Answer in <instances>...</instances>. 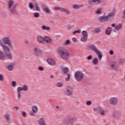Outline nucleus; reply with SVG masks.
I'll use <instances>...</instances> for the list:
<instances>
[{
  "instance_id": "1",
  "label": "nucleus",
  "mask_w": 125,
  "mask_h": 125,
  "mask_svg": "<svg viewBox=\"0 0 125 125\" xmlns=\"http://www.w3.org/2000/svg\"><path fill=\"white\" fill-rule=\"evenodd\" d=\"M57 51L62 60H68L71 56L69 51L64 47H59Z\"/></svg>"
},
{
  "instance_id": "2",
  "label": "nucleus",
  "mask_w": 125,
  "mask_h": 125,
  "mask_svg": "<svg viewBox=\"0 0 125 125\" xmlns=\"http://www.w3.org/2000/svg\"><path fill=\"white\" fill-rule=\"evenodd\" d=\"M0 45L2 46V48L4 53H5V56L9 59V60H12L13 58V56L11 54V52H10V48L8 47V46H6L5 44H3L2 42H1Z\"/></svg>"
},
{
  "instance_id": "3",
  "label": "nucleus",
  "mask_w": 125,
  "mask_h": 125,
  "mask_svg": "<svg viewBox=\"0 0 125 125\" xmlns=\"http://www.w3.org/2000/svg\"><path fill=\"white\" fill-rule=\"evenodd\" d=\"M88 49H90V50H92V51H93V52H95V53L98 55L99 59L100 60H101L102 59V53L98 49V48L95 46V45L93 44H90L88 46Z\"/></svg>"
},
{
  "instance_id": "4",
  "label": "nucleus",
  "mask_w": 125,
  "mask_h": 125,
  "mask_svg": "<svg viewBox=\"0 0 125 125\" xmlns=\"http://www.w3.org/2000/svg\"><path fill=\"white\" fill-rule=\"evenodd\" d=\"M17 5L14 4V2L10 0L8 2V9L10 10V14H16Z\"/></svg>"
},
{
  "instance_id": "5",
  "label": "nucleus",
  "mask_w": 125,
  "mask_h": 125,
  "mask_svg": "<svg viewBox=\"0 0 125 125\" xmlns=\"http://www.w3.org/2000/svg\"><path fill=\"white\" fill-rule=\"evenodd\" d=\"M1 42H2L3 44H7L8 46H11L13 42L10 37H5L0 40V44Z\"/></svg>"
},
{
  "instance_id": "6",
  "label": "nucleus",
  "mask_w": 125,
  "mask_h": 125,
  "mask_svg": "<svg viewBox=\"0 0 125 125\" xmlns=\"http://www.w3.org/2000/svg\"><path fill=\"white\" fill-rule=\"evenodd\" d=\"M74 77L77 82H82L84 78V74L83 72L78 71L75 72Z\"/></svg>"
},
{
  "instance_id": "7",
  "label": "nucleus",
  "mask_w": 125,
  "mask_h": 125,
  "mask_svg": "<svg viewBox=\"0 0 125 125\" xmlns=\"http://www.w3.org/2000/svg\"><path fill=\"white\" fill-rule=\"evenodd\" d=\"M64 93L66 96H72L73 93H74L73 87L70 86H67L64 91Z\"/></svg>"
},
{
  "instance_id": "8",
  "label": "nucleus",
  "mask_w": 125,
  "mask_h": 125,
  "mask_svg": "<svg viewBox=\"0 0 125 125\" xmlns=\"http://www.w3.org/2000/svg\"><path fill=\"white\" fill-rule=\"evenodd\" d=\"M83 37L81 39V42H87V38H88V33L86 30L82 31Z\"/></svg>"
},
{
  "instance_id": "9",
  "label": "nucleus",
  "mask_w": 125,
  "mask_h": 125,
  "mask_svg": "<svg viewBox=\"0 0 125 125\" xmlns=\"http://www.w3.org/2000/svg\"><path fill=\"white\" fill-rule=\"evenodd\" d=\"M33 54L36 56H40L42 54V50L40 48L35 47L33 49Z\"/></svg>"
},
{
  "instance_id": "10",
  "label": "nucleus",
  "mask_w": 125,
  "mask_h": 125,
  "mask_svg": "<svg viewBox=\"0 0 125 125\" xmlns=\"http://www.w3.org/2000/svg\"><path fill=\"white\" fill-rule=\"evenodd\" d=\"M111 105H117L119 103V99L117 97H112L109 100Z\"/></svg>"
},
{
  "instance_id": "11",
  "label": "nucleus",
  "mask_w": 125,
  "mask_h": 125,
  "mask_svg": "<svg viewBox=\"0 0 125 125\" xmlns=\"http://www.w3.org/2000/svg\"><path fill=\"white\" fill-rule=\"evenodd\" d=\"M109 67L111 70H117L119 68V64L116 62H112L109 63Z\"/></svg>"
},
{
  "instance_id": "12",
  "label": "nucleus",
  "mask_w": 125,
  "mask_h": 125,
  "mask_svg": "<svg viewBox=\"0 0 125 125\" xmlns=\"http://www.w3.org/2000/svg\"><path fill=\"white\" fill-rule=\"evenodd\" d=\"M112 27L115 28V30H113L114 33H116V31H120L122 29V23H119L118 25H116V23H113L111 24Z\"/></svg>"
},
{
  "instance_id": "13",
  "label": "nucleus",
  "mask_w": 125,
  "mask_h": 125,
  "mask_svg": "<svg viewBox=\"0 0 125 125\" xmlns=\"http://www.w3.org/2000/svg\"><path fill=\"white\" fill-rule=\"evenodd\" d=\"M60 67L64 75H68V73H69V68L68 67H65L64 65H61Z\"/></svg>"
},
{
  "instance_id": "14",
  "label": "nucleus",
  "mask_w": 125,
  "mask_h": 125,
  "mask_svg": "<svg viewBox=\"0 0 125 125\" xmlns=\"http://www.w3.org/2000/svg\"><path fill=\"white\" fill-rule=\"evenodd\" d=\"M121 115H122V113L120 111H116L113 113V118L116 119V120H119L120 118H121Z\"/></svg>"
},
{
  "instance_id": "15",
  "label": "nucleus",
  "mask_w": 125,
  "mask_h": 125,
  "mask_svg": "<svg viewBox=\"0 0 125 125\" xmlns=\"http://www.w3.org/2000/svg\"><path fill=\"white\" fill-rule=\"evenodd\" d=\"M88 3L90 5H93L94 4H100L101 1L100 0H89Z\"/></svg>"
},
{
  "instance_id": "16",
  "label": "nucleus",
  "mask_w": 125,
  "mask_h": 125,
  "mask_svg": "<svg viewBox=\"0 0 125 125\" xmlns=\"http://www.w3.org/2000/svg\"><path fill=\"white\" fill-rule=\"evenodd\" d=\"M63 122L64 123V125H72V119H71V118H67L63 119Z\"/></svg>"
},
{
  "instance_id": "17",
  "label": "nucleus",
  "mask_w": 125,
  "mask_h": 125,
  "mask_svg": "<svg viewBox=\"0 0 125 125\" xmlns=\"http://www.w3.org/2000/svg\"><path fill=\"white\" fill-rule=\"evenodd\" d=\"M5 118L8 124H11L12 123V119L11 118V115L8 113L5 115Z\"/></svg>"
},
{
  "instance_id": "18",
  "label": "nucleus",
  "mask_w": 125,
  "mask_h": 125,
  "mask_svg": "<svg viewBox=\"0 0 125 125\" xmlns=\"http://www.w3.org/2000/svg\"><path fill=\"white\" fill-rule=\"evenodd\" d=\"M47 62L49 65H51V66H55V65H56V62H55V60L51 58L48 59Z\"/></svg>"
},
{
  "instance_id": "19",
  "label": "nucleus",
  "mask_w": 125,
  "mask_h": 125,
  "mask_svg": "<svg viewBox=\"0 0 125 125\" xmlns=\"http://www.w3.org/2000/svg\"><path fill=\"white\" fill-rule=\"evenodd\" d=\"M114 16H115L114 13H108L106 16V17H107V20H113Z\"/></svg>"
},
{
  "instance_id": "20",
  "label": "nucleus",
  "mask_w": 125,
  "mask_h": 125,
  "mask_svg": "<svg viewBox=\"0 0 125 125\" xmlns=\"http://www.w3.org/2000/svg\"><path fill=\"white\" fill-rule=\"evenodd\" d=\"M99 113L101 116H105V111L102 107H98Z\"/></svg>"
},
{
  "instance_id": "21",
  "label": "nucleus",
  "mask_w": 125,
  "mask_h": 125,
  "mask_svg": "<svg viewBox=\"0 0 125 125\" xmlns=\"http://www.w3.org/2000/svg\"><path fill=\"white\" fill-rule=\"evenodd\" d=\"M37 42H40L41 43H42V42H44V37L39 35L37 37Z\"/></svg>"
},
{
  "instance_id": "22",
  "label": "nucleus",
  "mask_w": 125,
  "mask_h": 125,
  "mask_svg": "<svg viewBox=\"0 0 125 125\" xmlns=\"http://www.w3.org/2000/svg\"><path fill=\"white\" fill-rule=\"evenodd\" d=\"M99 20L102 23H104L108 21V18L106 16L101 17L99 18Z\"/></svg>"
},
{
  "instance_id": "23",
  "label": "nucleus",
  "mask_w": 125,
  "mask_h": 125,
  "mask_svg": "<svg viewBox=\"0 0 125 125\" xmlns=\"http://www.w3.org/2000/svg\"><path fill=\"white\" fill-rule=\"evenodd\" d=\"M44 42L50 43V42H52V39H51V38L48 36H45L44 37Z\"/></svg>"
},
{
  "instance_id": "24",
  "label": "nucleus",
  "mask_w": 125,
  "mask_h": 125,
  "mask_svg": "<svg viewBox=\"0 0 125 125\" xmlns=\"http://www.w3.org/2000/svg\"><path fill=\"white\" fill-rule=\"evenodd\" d=\"M39 125H46L45 120L43 118H40L39 119Z\"/></svg>"
},
{
  "instance_id": "25",
  "label": "nucleus",
  "mask_w": 125,
  "mask_h": 125,
  "mask_svg": "<svg viewBox=\"0 0 125 125\" xmlns=\"http://www.w3.org/2000/svg\"><path fill=\"white\" fill-rule=\"evenodd\" d=\"M111 32H112V27H108L107 28L106 30H105V34L106 35H111Z\"/></svg>"
},
{
  "instance_id": "26",
  "label": "nucleus",
  "mask_w": 125,
  "mask_h": 125,
  "mask_svg": "<svg viewBox=\"0 0 125 125\" xmlns=\"http://www.w3.org/2000/svg\"><path fill=\"white\" fill-rule=\"evenodd\" d=\"M56 86H57V87H63L64 86V84L62 82H58L56 84Z\"/></svg>"
},
{
  "instance_id": "27",
  "label": "nucleus",
  "mask_w": 125,
  "mask_h": 125,
  "mask_svg": "<svg viewBox=\"0 0 125 125\" xmlns=\"http://www.w3.org/2000/svg\"><path fill=\"white\" fill-rule=\"evenodd\" d=\"M62 12H64L66 14H68V15L70 14V10H68V9L67 8H64L63 7H62Z\"/></svg>"
},
{
  "instance_id": "28",
  "label": "nucleus",
  "mask_w": 125,
  "mask_h": 125,
  "mask_svg": "<svg viewBox=\"0 0 125 125\" xmlns=\"http://www.w3.org/2000/svg\"><path fill=\"white\" fill-rule=\"evenodd\" d=\"M125 59H120L118 61V64H119L120 65H124V64H125Z\"/></svg>"
},
{
  "instance_id": "29",
  "label": "nucleus",
  "mask_w": 125,
  "mask_h": 125,
  "mask_svg": "<svg viewBox=\"0 0 125 125\" xmlns=\"http://www.w3.org/2000/svg\"><path fill=\"white\" fill-rule=\"evenodd\" d=\"M32 111L34 112V113H37L39 111V109H38V106L34 105L32 107Z\"/></svg>"
},
{
  "instance_id": "30",
  "label": "nucleus",
  "mask_w": 125,
  "mask_h": 125,
  "mask_svg": "<svg viewBox=\"0 0 125 125\" xmlns=\"http://www.w3.org/2000/svg\"><path fill=\"white\" fill-rule=\"evenodd\" d=\"M22 88V91L24 90V91H28L29 90V87L27 85H23Z\"/></svg>"
},
{
  "instance_id": "31",
  "label": "nucleus",
  "mask_w": 125,
  "mask_h": 125,
  "mask_svg": "<svg viewBox=\"0 0 125 125\" xmlns=\"http://www.w3.org/2000/svg\"><path fill=\"white\" fill-rule=\"evenodd\" d=\"M34 6L35 7V10H36V11H41V9L40 8V7H39V4H38V3L35 4Z\"/></svg>"
},
{
  "instance_id": "32",
  "label": "nucleus",
  "mask_w": 125,
  "mask_h": 125,
  "mask_svg": "<svg viewBox=\"0 0 125 125\" xmlns=\"http://www.w3.org/2000/svg\"><path fill=\"white\" fill-rule=\"evenodd\" d=\"M7 69L8 71H12L13 70V64H9L7 67Z\"/></svg>"
},
{
  "instance_id": "33",
  "label": "nucleus",
  "mask_w": 125,
  "mask_h": 125,
  "mask_svg": "<svg viewBox=\"0 0 125 125\" xmlns=\"http://www.w3.org/2000/svg\"><path fill=\"white\" fill-rule=\"evenodd\" d=\"M43 11L44 12H46V13H50V9L48 7H45L43 9Z\"/></svg>"
},
{
  "instance_id": "34",
  "label": "nucleus",
  "mask_w": 125,
  "mask_h": 125,
  "mask_svg": "<svg viewBox=\"0 0 125 125\" xmlns=\"http://www.w3.org/2000/svg\"><path fill=\"white\" fill-rule=\"evenodd\" d=\"M4 54L2 51H0V59H4L5 58Z\"/></svg>"
},
{
  "instance_id": "35",
  "label": "nucleus",
  "mask_w": 125,
  "mask_h": 125,
  "mask_svg": "<svg viewBox=\"0 0 125 125\" xmlns=\"http://www.w3.org/2000/svg\"><path fill=\"white\" fill-rule=\"evenodd\" d=\"M62 8H63V7H61L58 6H56L54 7L55 10H61V11H62Z\"/></svg>"
},
{
  "instance_id": "36",
  "label": "nucleus",
  "mask_w": 125,
  "mask_h": 125,
  "mask_svg": "<svg viewBox=\"0 0 125 125\" xmlns=\"http://www.w3.org/2000/svg\"><path fill=\"white\" fill-rule=\"evenodd\" d=\"M42 28L43 30H47L48 31L50 30V27H49V26H46L45 25L42 26Z\"/></svg>"
},
{
  "instance_id": "37",
  "label": "nucleus",
  "mask_w": 125,
  "mask_h": 125,
  "mask_svg": "<svg viewBox=\"0 0 125 125\" xmlns=\"http://www.w3.org/2000/svg\"><path fill=\"white\" fill-rule=\"evenodd\" d=\"M93 64H95V65H96V64H98V59H97V58H94L93 60Z\"/></svg>"
},
{
  "instance_id": "38",
  "label": "nucleus",
  "mask_w": 125,
  "mask_h": 125,
  "mask_svg": "<svg viewBox=\"0 0 125 125\" xmlns=\"http://www.w3.org/2000/svg\"><path fill=\"white\" fill-rule=\"evenodd\" d=\"M17 91L18 93H20V92H21V91H23V89L21 87H18L17 89Z\"/></svg>"
},
{
  "instance_id": "39",
  "label": "nucleus",
  "mask_w": 125,
  "mask_h": 125,
  "mask_svg": "<svg viewBox=\"0 0 125 125\" xmlns=\"http://www.w3.org/2000/svg\"><path fill=\"white\" fill-rule=\"evenodd\" d=\"M94 32L95 33H101V29L99 28H96L95 29Z\"/></svg>"
},
{
  "instance_id": "40",
  "label": "nucleus",
  "mask_w": 125,
  "mask_h": 125,
  "mask_svg": "<svg viewBox=\"0 0 125 125\" xmlns=\"http://www.w3.org/2000/svg\"><path fill=\"white\" fill-rule=\"evenodd\" d=\"M33 16L35 18H39L40 17V14L39 13H34Z\"/></svg>"
},
{
  "instance_id": "41",
  "label": "nucleus",
  "mask_w": 125,
  "mask_h": 125,
  "mask_svg": "<svg viewBox=\"0 0 125 125\" xmlns=\"http://www.w3.org/2000/svg\"><path fill=\"white\" fill-rule=\"evenodd\" d=\"M81 6H80L79 5L76 4V5H74L73 6V8H74V9H79V8H80Z\"/></svg>"
},
{
  "instance_id": "42",
  "label": "nucleus",
  "mask_w": 125,
  "mask_h": 125,
  "mask_svg": "<svg viewBox=\"0 0 125 125\" xmlns=\"http://www.w3.org/2000/svg\"><path fill=\"white\" fill-rule=\"evenodd\" d=\"M102 11V9L99 8L96 11V13L97 14H100L101 13V12Z\"/></svg>"
},
{
  "instance_id": "43",
  "label": "nucleus",
  "mask_w": 125,
  "mask_h": 125,
  "mask_svg": "<svg viewBox=\"0 0 125 125\" xmlns=\"http://www.w3.org/2000/svg\"><path fill=\"white\" fill-rule=\"evenodd\" d=\"M71 43V41L70 40H67L65 42H64V45H69Z\"/></svg>"
},
{
  "instance_id": "44",
  "label": "nucleus",
  "mask_w": 125,
  "mask_h": 125,
  "mask_svg": "<svg viewBox=\"0 0 125 125\" xmlns=\"http://www.w3.org/2000/svg\"><path fill=\"white\" fill-rule=\"evenodd\" d=\"M17 85V83H16V82H15V81H13V82H12V86L13 87H15Z\"/></svg>"
},
{
  "instance_id": "45",
  "label": "nucleus",
  "mask_w": 125,
  "mask_h": 125,
  "mask_svg": "<svg viewBox=\"0 0 125 125\" xmlns=\"http://www.w3.org/2000/svg\"><path fill=\"white\" fill-rule=\"evenodd\" d=\"M81 30H76V31H75L74 32H73V34H74V35H75V34H77V33H78V34H80V33H81Z\"/></svg>"
},
{
  "instance_id": "46",
  "label": "nucleus",
  "mask_w": 125,
  "mask_h": 125,
  "mask_svg": "<svg viewBox=\"0 0 125 125\" xmlns=\"http://www.w3.org/2000/svg\"><path fill=\"white\" fill-rule=\"evenodd\" d=\"M70 77H71V75L70 74H67V78H66V81L69 82V81H70Z\"/></svg>"
},
{
  "instance_id": "47",
  "label": "nucleus",
  "mask_w": 125,
  "mask_h": 125,
  "mask_svg": "<svg viewBox=\"0 0 125 125\" xmlns=\"http://www.w3.org/2000/svg\"><path fill=\"white\" fill-rule=\"evenodd\" d=\"M93 58V56L92 55H89L87 57V59L88 60H91V59H92V58Z\"/></svg>"
},
{
  "instance_id": "48",
  "label": "nucleus",
  "mask_w": 125,
  "mask_h": 125,
  "mask_svg": "<svg viewBox=\"0 0 125 125\" xmlns=\"http://www.w3.org/2000/svg\"><path fill=\"white\" fill-rule=\"evenodd\" d=\"M29 7L31 9L34 8V5H33V3H29Z\"/></svg>"
},
{
  "instance_id": "49",
  "label": "nucleus",
  "mask_w": 125,
  "mask_h": 125,
  "mask_svg": "<svg viewBox=\"0 0 125 125\" xmlns=\"http://www.w3.org/2000/svg\"><path fill=\"white\" fill-rule=\"evenodd\" d=\"M92 102H91V101H88L86 102V105H88V106H89V105H91Z\"/></svg>"
},
{
  "instance_id": "50",
  "label": "nucleus",
  "mask_w": 125,
  "mask_h": 125,
  "mask_svg": "<svg viewBox=\"0 0 125 125\" xmlns=\"http://www.w3.org/2000/svg\"><path fill=\"white\" fill-rule=\"evenodd\" d=\"M21 113L22 114L23 117H24V118H26V117H27V114L25 111H22Z\"/></svg>"
},
{
  "instance_id": "51",
  "label": "nucleus",
  "mask_w": 125,
  "mask_h": 125,
  "mask_svg": "<svg viewBox=\"0 0 125 125\" xmlns=\"http://www.w3.org/2000/svg\"><path fill=\"white\" fill-rule=\"evenodd\" d=\"M38 69L40 70V71H44V68L42 66H39V68H38Z\"/></svg>"
},
{
  "instance_id": "52",
  "label": "nucleus",
  "mask_w": 125,
  "mask_h": 125,
  "mask_svg": "<svg viewBox=\"0 0 125 125\" xmlns=\"http://www.w3.org/2000/svg\"><path fill=\"white\" fill-rule=\"evenodd\" d=\"M0 81H1V82L3 81V76L1 74H0Z\"/></svg>"
},
{
  "instance_id": "53",
  "label": "nucleus",
  "mask_w": 125,
  "mask_h": 125,
  "mask_svg": "<svg viewBox=\"0 0 125 125\" xmlns=\"http://www.w3.org/2000/svg\"><path fill=\"white\" fill-rule=\"evenodd\" d=\"M93 111H94V112H97V111L99 110V109L97 107H93Z\"/></svg>"
},
{
  "instance_id": "54",
  "label": "nucleus",
  "mask_w": 125,
  "mask_h": 125,
  "mask_svg": "<svg viewBox=\"0 0 125 125\" xmlns=\"http://www.w3.org/2000/svg\"><path fill=\"white\" fill-rule=\"evenodd\" d=\"M18 98L21 99V94L20 93H18Z\"/></svg>"
},
{
  "instance_id": "55",
  "label": "nucleus",
  "mask_w": 125,
  "mask_h": 125,
  "mask_svg": "<svg viewBox=\"0 0 125 125\" xmlns=\"http://www.w3.org/2000/svg\"><path fill=\"white\" fill-rule=\"evenodd\" d=\"M29 42H30V41L28 40H25L24 41V43L26 44H28V43H29Z\"/></svg>"
},
{
  "instance_id": "56",
  "label": "nucleus",
  "mask_w": 125,
  "mask_h": 125,
  "mask_svg": "<svg viewBox=\"0 0 125 125\" xmlns=\"http://www.w3.org/2000/svg\"><path fill=\"white\" fill-rule=\"evenodd\" d=\"M123 17L125 19V9L123 11Z\"/></svg>"
},
{
  "instance_id": "57",
  "label": "nucleus",
  "mask_w": 125,
  "mask_h": 125,
  "mask_svg": "<svg viewBox=\"0 0 125 125\" xmlns=\"http://www.w3.org/2000/svg\"><path fill=\"white\" fill-rule=\"evenodd\" d=\"M109 53H110V54H111V55H114V51L113 50H110L109 51Z\"/></svg>"
},
{
  "instance_id": "58",
  "label": "nucleus",
  "mask_w": 125,
  "mask_h": 125,
  "mask_svg": "<svg viewBox=\"0 0 125 125\" xmlns=\"http://www.w3.org/2000/svg\"><path fill=\"white\" fill-rule=\"evenodd\" d=\"M72 41H73V42H77V39L76 38H73L72 39Z\"/></svg>"
},
{
  "instance_id": "59",
  "label": "nucleus",
  "mask_w": 125,
  "mask_h": 125,
  "mask_svg": "<svg viewBox=\"0 0 125 125\" xmlns=\"http://www.w3.org/2000/svg\"><path fill=\"white\" fill-rule=\"evenodd\" d=\"M71 28H72V26H71V25L67 26V29H71Z\"/></svg>"
},
{
  "instance_id": "60",
  "label": "nucleus",
  "mask_w": 125,
  "mask_h": 125,
  "mask_svg": "<svg viewBox=\"0 0 125 125\" xmlns=\"http://www.w3.org/2000/svg\"><path fill=\"white\" fill-rule=\"evenodd\" d=\"M15 109H16V110H19V107L18 106H15Z\"/></svg>"
},
{
  "instance_id": "61",
  "label": "nucleus",
  "mask_w": 125,
  "mask_h": 125,
  "mask_svg": "<svg viewBox=\"0 0 125 125\" xmlns=\"http://www.w3.org/2000/svg\"><path fill=\"white\" fill-rule=\"evenodd\" d=\"M50 78L51 79H53V78H54V76L53 75H51V76H50Z\"/></svg>"
},
{
  "instance_id": "62",
  "label": "nucleus",
  "mask_w": 125,
  "mask_h": 125,
  "mask_svg": "<svg viewBox=\"0 0 125 125\" xmlns=\"http://www.w3.org/2000/svg\"><path fill=\"white\" fill-rule=\"evenodd\" d=\"M56 108H59V106L58 105H57V106H56Z\"/></svg>"
},
{
  "instance_id": "63",
  "label": "nucleus",
  "mask_w": 125,
  "mask_h": 125,
  "mask_svg": "<svg viewBox=\"0 0 125 125\" xmlns=\"http://www.w3.org/2000/svg\"><path fill=\"white\" fill-rule=\"evenodd\" d=\"M59 1H62L63 0H58Z\"/></svg>"
},
{
  "instance_id": "64",
  "label": "nucleus",
  "mask_w": 125,
  "mask_h": 125,
  "mask_svg": "<svg viewBox=\"0 0 125 125\" xmlns=\"http://www.w3.org/2000/svg\"><path fill=\"white\" fill-rule=\"evenodd\" d=\"M124 78H125V75H124Z\"/></svg>"
}]
</instances>
